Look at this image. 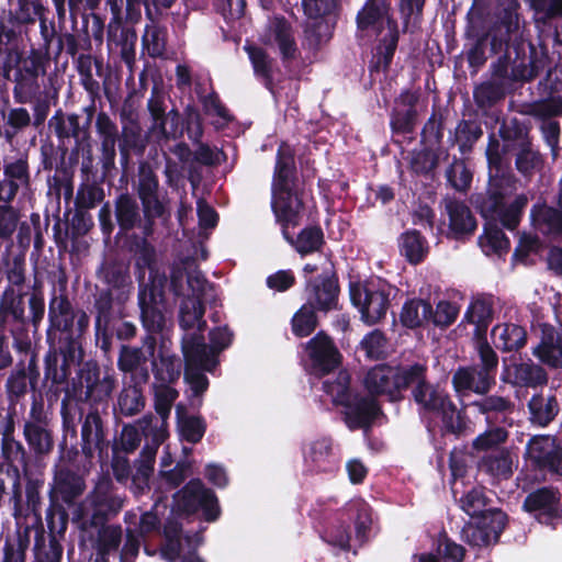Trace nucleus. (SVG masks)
Instances as JSON below:
<instances>
[{"instance_id": "obj_1", "label": "nucleus", "mask_w": 562, "mask_h": 562, "mask_svg": "<svg viewBox=\"0 0 562 562\" xmlns=\"http://www.w3.org/2000/svg\"><path fill=\"white\" fill-rule=\"evenodd\" d=\"M90 327L88 313L76 307L69 299L67 282L54 284L47 307L46 344L44 370L54 380L65 379L69 364L86 355L85 336Z\"/></svg>"}, {"instance_id": "obj_2", "label": "nucleus", "mask_w": 562, "mask_h": 562, "mask_svg": "<svg viewBox=\"0 0 562 562\" xmlns=\"http://www.w3.org/2000/svg\"><path fill=\"white\" fill-rule=\"evenodd\" d=\"M35 285L30 297L0 293V372L12 367L13 347L19 353L32 351L31 333L37 334L45 318V296Z\"/></svg>"}, {"instance_id": "obj_3", "label": "nucleus", "mask_w": 562, "mask_h": 562, "mask_svg": "<svg viewBox=\"0 0 562 562\" xmlns=\"http://www.w3.org/2000/svg\"><path fill=\"white\" fill-rule=\"evenodd\" d=\"M518 182L513 170L487 172L484 191L473 193L470 202L484 220L499 222L504 228L514 231L529 202L526 193H516Z\"/></svg>"}, {"instance_id": "obj_4", "label": "nucleus", "mask_w": 562, "mask_h": 562, "mask_svg": "<svg viewBox=\"0 0 562 562\" xmlns=\"http://www.w3.org/2000/svg\"><path fill=\"white\" fill-rule=\"evenodd\" d=\"M44 380L50 383L49 391L54 389L56 396L64 392L74 402L87 403L91 407L106 406L116 385L114 374L105 371L102 375L99 362L94 359L85 360V355L69 364L65 379L54 380L44 372Z\"/></svg>"}, {"instance_id": "obj_5", "label": "nucleus", "mask_w": 562, "mask_h": 562, "mask_svg": "<svg viewBox=\"0 0 562 562\" xmlns=\"http://www.w3.org/2000/svg\"><path fill=\"white\" fill-rule=\"evenodd\" d=\"M492 321L472 323L475 325L474 336L477 338V355L480 362L458 367L451 378L453 391L458 396L470 393L486 394L496 384L498 356L486 340V331Z\"/></svg>"}, {"instance_id": "obj_6", "label": "nucleus", "mask_w": 562, "mask_h": 562, "mask_svg": "<svg viewBox=\"0 0 562 562\" xmlns=\"http://www.w3.org/2000/svg\"><path fill=\"white\" fill-rule=\"evenodd\" d=\"M497 60L492 63L490 80L501 81L507 87L513 82H525L535 79L541 70V60L530 42L514 41L499 53Z\"/></svg>"}, {"instance_id": "obj_7", "label": "nucleus", "mask_w": 562, "mask_h": 562, "mask_svg": "<svg viewBox=\"0 0 562 562\" xmlns=\"http://www.w3.org/2000/svg\"><path fill=\"white\" fill-rule=\"evenodd\" d=\"M15 233L14 247L18 251L13 252L12 249L8 251L5 247L1 258L3 274L7 280V284L1 292L30 297L34 286L38 285L42 295L45 296L44 282L37 274L34 276L32 282L26 283V252L32 243L31 224L26 221H20Z\"/></svg>"}, {"instance_id": "obj_8", "label": "nucleus", "mask_w": 562, "mask_h": 562, "mask_svg": "<svg viewBox=\"0 0 562 562\" xmlns=\"http://www.w3.org/2000/svg\"><path fill=\"white\" fill-rule=\"evenodd\" d=\"M124 498L114 490L111 482L99 483L78 504L72 514V520L81 531L88 532L94 528L108 526L122 510Z\"/></svg>"}, {"instance_id": "obj_9", "label": "nucleus", "mask_w": 562, "mask_h": 562, "mask_svg": "<svg viewBox=\"0 0 562 562\" xmlns=\"http://www.w3.org/2000/svg\"><path fill=\"white\" fill-rule=\"evenodd\" d=\"M59 162L56 166V173L53 176L54 188L58 191L63 190L65 198H70L74 194V176L75 169L79 164L81 157L80 172L82 180L101 179L105 180L112 172L101 168L99 173L94 166L93 144H89L78 148V151L72 156V150L68 146H58Z\"/></svg>"}, {"instance_id": "obj_10", "label": "nucleus", "mask_w": 562, "mask_h": 562, "mask_svg": "<svg viewBox=\"0 0 562 562\" xmlns=\"http://www.w3.org/2000/svg\"><path fill=\"white\" fill-rule=\"evenodd\" d=\"M98 308H92L94 317V336L100 349L105 353L112 349L113 339L131 341L137 335V326L124 319V307L111 305V299L106 295L98 301Z\"/></svg>"}, {"instance_id": "obj_11", "label": "nucleus", "mask_w": 562, "mask_h": 562, "mask_svg": "<svg viewBox=\"0 0 562 562\" xmlns=\"http://www.w3.org/2000/svg\"><path fill=\"white\" fill-rule=\"evenodd\" d=\"M102 234L110 238L115 226L119 227V237L127 235L135 228L143 232L145 215L137 202V199L130 192L119 193L113 201V210L110 202H105L98 214Z\"/></svg>"}, {"instance_id": "obj_12", "label": "nucleus", "mask_w": 562, "mask_h": 562, "mask_svg": "<svg viewBox=\"0 0 562 562\" xmlns=\"http://www.w3.org/2000/svg\"><path fill=\"white\" fill-rule=\"evenodd\" d=\"M304 15L311 20L304 37L312 49H319L333 37L340 12L339 0H301Z\"/></svg>"}, {"instance_id": "obj_13", "label": "nucleus", "mask_w": 562, "mask_h": 562, "mask_svg": "<svg viewBox=\"0 0 562 562\" xmlns=\"http://www.w3.org/2000/svg\"><path fill=\"white\" fill-rule=\"evenodd\" d=\"M97 109L94 103L83 106L80 113H67L61 109L55 111L49 119L48 126L54 132L59 144L58 146H67L66 142L74 140L72 156L78 148L93 143L91 136V124L95 116Z\"/></svg>"}, {"instance_id": "obj_14", "label": "nucleus", "mask_w": 562, "mask_h": 562, "mask_svg": "<svg viewBox=\"0 0 562 562\" xmlns=\"http://www.w3.org/2000/svg\"><path fill=\"white\" fill-rule=\"evenodd\" d=\"M390 295V286L381 280L349 283L351 304L360 312L363 323L370 326L385 317L391 305Z\"/></svg>"}, {"instance_id": "obj_15", "label": "nucleus", "mask_w": 562, "mask_h": 562, "mask_svg": "<svg viewBox=\"0 0 562 562\" xmlns=\"http://www.w3.org/2000/svg\"><path fill=\"white\" fill-rule=\"evenodd\" d=\"M173 501L181 515L201 514V518L207 522H213L221 516L215 492L206 487L201 479H191L175 494Z\"/></svg>"}, {"instance_id": "obj_16", "label": "nucleus", "mask_w": 562, "mask_h": 562, "mask_svg": "<svg viewBox=\"0 0 562 562\" xmlns=\"http://www.w3.org/2000/svg\"><path fill=\"white\" fill-rule=\"evenodd\" d=\"M97 273L106 288L97 290L92 308H98V301L106 295L112 306L124 307L134 289L128 263L119 259L103 261Z\"/></svg>"}, {"instance_id": "obj_17", "label": "nucleus", "mask_w": 562, "mask_h": 562, "mask_svg": "<svg viewBox=\"0 0 562 562\" xmlns=\"http://www.w3.org/2000/svg\"><path fill=\"white\" fill-rule=\"evenodd\" d=\"M46 522L49 529V543L46 548L45 530L43 525L33 526L34 532V557L36 562H60L63 546L56 539L55 533H64L67 529L68 513L61 504H52L46 509Z\"/></svg>"}, {"instance_id": "obj_18", "label": "nucleus", "mask_w": 562, "mask_h": 562, "mask_svg": "<svg viewBox=\"0 0 562 562\" xmlns=\"http://www.w3.org/2000/svg\"><path fill=\"white\" fill-rule=\"evenodd\" d=\"M137 179L133 184L137 199L140 202L145 223L150 228L153 223L162 217L167 207L160 193L158 175L147 161H140L137 169Z\"/></svg>"}, {"instance_id": "obj_19", "label": "nucleus", "mask_w": 562, "mask_h": 562, "mask_svg": "<svg viewBox=\"0 0 562 562\" xmlns=\"http://www.w3.org/2000/svg\"><path fill=\"white\" fill-rule=\"evenodd\" d=\"M519 9L518 0H497L495 20L488 30L492 55H498L504 46L514 41H524L518 37Z\"/></svg>"}, {"instance_id": "obj_20", "label": "nucleus", "mask_w": 562, "mask_h": 562, "mask_svg": "<svg viewBox=\"0 0 562 562\" xmlns=\"http://www.w3.org/2000/svg\"><path fill=\"white\" fill-rule=\"evenodd\" d=\"M468 522L462 529V539L471 547H486L492 540L499 541L508 522V515L501 508L490 507L482 515Z\"/></svg>"}, {"instance_id": "obj_21", "label": "nucleus", "mask_w": 562, "mask_h": 562, "mask_svg": "<svg viewBox=\"0 0 562 562\" xmlns=\"http://www.w3.org/2000/svg\"><path fill=\"white\" fill-rule=\"evenodd\" d=\"M304 292L306 302L321 313L327 314L339 308V278L334 269L306 278Z\"/></svg>"}, {"instance_id": "obj_22", "label": "nucleus", "mask_w": 562, "mask_h": 562, "mask_svg": "<svg viewBox=\"0 0 562 562\" xmlns=\"http://www.w3.org/2000/svg\"><path fill=\"white\" fill-rule=\"evenodd\" d=\"M27 356V361L20 360L5 380V394L11 404L19 403L29 391L37 390L41 376L37 355L33 351Z\"/></svg>"}, {"instance_id": "obj_23", "label": "nucleus", "mask_w": 562, "mask_h": 562, "mask_svg": "<svg viewBox=\"0 0 562 562\" xmlns=\"http://www.w3.org/2000/svg\"><path fill=\"white\" fill-rule=\"evenodd\" d=\"M305 352L310 360L311 372L315 375L329 374L341 363V353L334 339L324 330L318 331L305 344Z\"/></svg>"}, {"instance_id": "obj_24", "label": "nucleus", "mask_w": 562, "mask_h": 562, "mask_svg": "<svg viewBox=\"0 0 562 562\" xmlns=\"http://www.w3.org/2000/svg\"><path fill=\"white\" fill-rule=\"evenodd\" d=\"M304 465L314 474H335L340 468V457L334 449L331 437L322 436L302 448Z\"/></svg>"}, {"instance_id": "obj_25", "label": "nucleus", "mask_w": 562, "mask_h": 562, "mask_svg": "<svg viewBox=\"0 0 562 562\" xmlns=\"http://www.w3.org/2000/svg\"><path fill=\"white\" fill-rule=\"evenodd\" d=\"M23 436L30 451L36 458L47 456L54 449L53 431L48 428L43 406L35 402L30 409V419L24 422Z\"/></svg>"}, {"instance_id": "obj_26", "label": "nucleus", "mask_w": 562, "mask_h": 562, "mask_svg": "<svg viewBox=\"0 0 562 562\" xmlns=\"http://www.w3.org/2000/svg\"><path fill=\"white\" fill-rule=\"evenodd\" d=\"M560 502L561 495L558 490L543 486L530 492L525 497L522 509L527 513H536V519L540 524L554 528L561 518Z\"/></svg>"}, {"instance_id": "obj_27", "label": "nucleus", "mask_w": 562, "mask_h": 562, "mask_svg": "<svg viewBox=\"0 0 562 562\" xmlns=\"http://www.w3.org/2000/svg\"><path fill=\"white\" fill-rule=\"evenodd\" d=\"M295 187H276L273 190L271 209L277 222L281 225V231L300 225L304 202Z\"/></svg>"}, {"instance_id": "obj_28", "label": "nucleus", "mask_w": 562, "mask_h": 562, "mask_svg": "<svg viewBox=\"0 0 562 562\" xmlns=\"http://www.w3.org/2000/svg\"><path fill=\"white\" fill-rule=\"evenodd\" d=\"M52 56L46 50L31 47L27 55H23L21 67L13 74L12 81L15 83L13 88V98L15 102L24 103L26 98L23 88L26 81H35L38 77L47 74L50 66Z\"/></svg>"}, {"instance_id": "obj_29", "label": "nucleus", "mask_w": 562, "mask_h": 562, "mask_svg": "<svg viewBox=\"0 0 562 562\" xmlns=\"http://www.w3.org/2000/svg\"><path fill=\"white\" fill-rule=\"evenodd\" d=\"M149 371L142 368L137 374L130 376L128 381H124L114 405V412L123 417H133L138 415L146 405L143 385L149 381Z\"/></svg>"}, {"instance_id": "obj_30", "label": "nucleus", "mask_w": 562, "mask_h": 562, "mask_svg": "<svg viewBox=\"0 0 562 562\" xmlns=\"http://www.w3.org/2000/svg\"><path fill=\"white\" fill-rule=\"evenodd\" d=\"M342 419L350 430L369 429L381 413L379 403L372 396L355 392L347 403L341 405Z\"/></svg>"}, {"instance_id": "obj_31", "label": "nucleus", "mask_w": 562, "mask_h": 562, "mask_svg": "<svg viewBox=\"0 0 562 562\" xmlns=\"http://www.w3.org/2000/svg\"><path fill=\"white\" fill-rule=\"evenodd\" d=\"M0 202H13L20 189L31 187V172L27 157L4 160L1 165Z\"/></svg>"}, {"instance_id": "obj_32", "label": "nucleus", "mask_w": 562, "mask_h": 562, "mask_svg": "<svg viewBox=\"0 0 562 562\" xmlns=\"http://www.w3.org/2000/svg\"><path fill=\"white\" fill-rule=\"evenodd\" d=\"M419 93L411 89L403 90L394 100L390 114V127L395 135L414 133L418 119L417 103Z\"/></svg>"}, {"instance_id": "obj_33", "label": "nucleus", "mask_w": 562, "mask_h": 562, "mask_svg": "<svg viewBox=\"0 0 562 562\" xmlns=\"http://www.w3.org/2000/svg\"><path fill=\"white\" fill-rule=\"evenodd\" d=\"M428 382V366L426 363L412 362L395 366V403L404 401L407 391L412 400Z\"/></svg>"}, {"instance_id": "obj_34", "label": "nucleus", "mask_w": 562, "mask_h": 562, "mask_svg": "<svg viewBox=\"0 0 562 562\" xmlns=\"http://www.w3.org/2000/svg\"><path fill=\"white\" fill-rule=\"evenodd\" d=\"M445 210L449 218L448 238L464 240L474 235L477 222L465 202L457 199H446Z\"/></svg>"}, {"instance_id": "obj_35", "label": "nucleus", "mask_w": 562, "mask_h": 562, "mask_svg": "<svg viewBox=\"0 0 562 562\" xmlns=\"http://www.w3.org/2000/svg\"><path fill=\"white\" fill-rule=\"evenodd\" d=\"M183 368H204L212 372L217 364L216 356L205 342L203 333H186L181 340Z\"/></svg>"}, {"instance_id": "obj_36", "label": "nucleus", "mask_w": 562, "mask_h": 562, "mask_svg": "<svg viewBox=\"0 0 562 562\" xmlns=\"http://www.w3.org/2000/svg\"><path fill=\"white\" fill-rule=\"evenodd\" d=\"M95 130L100 139V157L104 172L115 169L116 149L115 145L119 143V130L115 122L111 120L108 113L101 111L95 117Z\"/></svg>"}, {"instance_id": "obj_37", "label": "nucleus", "mask_w": 562, "mask_h": 562, "mask_svg": "<svg viewBox=\"0 0 562 562\" xmlns=\"http://www.w3.org/2000/svg\"><path fill=\"white\" fill-rule=\"evenodd\" d=\"M86 490V481L77 471L60 468L55 472L54 484L50 491V504H58L61 501L67 505H72Z\"/></svg>"}, {"instance_id": "obj_38", "label": "nucleus", "mask_w": 562, "mask_h": 562, "mask_svg": "<svg viewBox=\"0 0 562 562\" xmlns=\"http://www.w3.org/2000/svg\"><path fill=\"white\" fill-rule=\"evenodd\" d=\"M389 19H394L392 0H366L356 14L357 31L361 33L375 31L381 34L383 25L387 26Z\"/></svg>"}, {"instance_id": "obj_39", "label": "nucleus", "mask_w": 562, "mask_h": 562, "mask_svg": "<svg viewBox=\"0 0 562 562\" xmlns=\"http://www.w3.org/2000/svg\"><path fill=\"white\" fill-rule=\"evenodd\" d=\"M104 422L98 408L91 407L81 425V451L86 458H92L95 450L102 452L108 448Z\"/></svg>"}, {"instance_id": "obj_40", "label": "nucleus", "mask_w": 562, "mask_h": 562, "mask_svg": "<svg viewBox=\"0 0 562 562\" xmlns=\"http://www.w3.org/2000/svg\"><path fill=\"white\" fill-rule=\"evenodd\" d=\"M482 394L483 397L470 403L479 414L485 417L487 425H505L513 414L515 405L509 397L496 394Z\"/></svg>"}, {"instance_id": "obj_41", "label": "nucleus", "mask_w": 562, "mask_h": 562, "mask_svg": "<svg viewBox=\"0 0 562 562\" xmlns=\"http://www.w3.org/2000/svg\"><path fill=\"white\" fill-rule=\"evenodd\" d=\"M120 162L123 168H127L133 156L142 157L147 147V139L143 135L139 124L130 120L122 125L119 137Z\"/></svg>"}, {"instance_id": "obj_42", "label": "nucleus", "mask_w": 562, "mask_h": 562, "mask_svg": "<svg viewBox=\"0 0 562 562\" xmlns=\"http://www.w3.org/2000/svg\"><path fill=\"white\" fill-rule=\"evenodd\" d=\"M363 384L373 398L385 395L389 402L395 403V366L380 363L372 367L366 373Z\"/></svg>"}, {"instance_id": "obj_43", "label": "nucleus", "mask_w": 562, "mask_h": 562, "mask_svg": "<svg viewBox=\"0 0 562 562\" xmlns=\"http://www.w3.org/2000/svg\"><path fill=\"white\" fill-rule=\"evenodd\" d=\"M531 128L532 126L529 121L516 116L504 117L499 122L498 137L504 143V147L508 154H512L533 140Z\"/></svg>"}, {"instance_id": "obj_44", "label": "nucleus", "mask_w": 562, "mask_h": 562, "mask_svg": "<svg viewBox=\"0 0 562 562\" xmlns=\"http://www.w3.org/2000/svg\"><path fill=\"white\" fill-rule=\"evenodd\" d=\"M531 222L536 231L553 241H562V211L553 206L533 204Z\"/></svg>"}, {"instance_id": "obj_45", "label": "nucleus", "mask_w": 562, "mask_h": 562, "mask_svg": "<svg viewBox=\"0 0 562 562\" xmlns=\"http://www.w3.org/2000/svg\"><path fill=\"white\" fill-rule=\"evenodd\" d=\"M423 146V148L412 151L409 170L418 177L434 181L436 179L440 157L443 156V159H448L449 151L445 148H435L427 145Z\"/></svg>"}, {"instance_id": "obj_46", "label": "nucleus", "mask_w": 562, "mask_h": 562, "mask_svg": "<svg viewBox=\"0 0 562 562\" xmlns=\"http://www.w3.org/2000/svg\"><path fill=\"white\" fill-rule=\"evenodd\" d=\"M162 292L156 285L149 288L148 293L138 291V306L140 319L146 331H161L165 326V315L158 305V297Z\"/></svg>"}, {"instance_id": "obj_47", "label": "nucleus", "mask_w": 562, "mask_h": 562, "mask_svg": "<svg viewBox=\"0 0 562 562\" xmlns=\"http://www.w3.org/2000/svg\"><path fill=\"white\" fill-rule=\"evenodd\" d=\"M150 366L155 380L153 384L167 385H173L178 382L184 367L179 356L162 349L151 359Z\"/></svg>"}, {"instance_id": "obj_48", "label": "nucleus", "mask_w": 562, "mask_h": 562, "mask_svg": "<svg viewBox=\"0 0 562 562\" xmlns=\"http://www.w3.org/2000/svg\"><path fill=\"white\" fill-rule=\"evenodd\" d=\"M156 223L151 227L144 224L140 235L133 233L127 240V250L133 255L134 263L142 267H157V251L149 238L155 233Z\"/></svg>"}, {"instance_id": "obj_49", "label": "nucleus", "mask_w": 562, "mask_h": 562, "mask_svg": "<svg viewBox=\"0 0 562 562\" xmlns=\"http://www.w3.org/2000/svg\"><path fill=\"white\" fill-rule=\"evenodd\" d=\"M482 136L483 128L477 119H461L454 130L449 132L448 143L451 147L457 145L464 155L473 150Z\"/></svg>"}, {"instance_id": "obj_50", "label": "nucleus", "mask_w": 562, "mask_h": 562, "mask_svg": "<svg viewBox=\"0 0 562 562\" xmlns=\"http://www.w3.org/2000/svg\"><path fill=\"white\" fill-rule=\"evenodd\" d=\"M282 236L302 257L319 251L325 245L324 232L319 225L306 226L296 236L290 233V228L282 229Z\"/></svg>"}, {"instance_id": "obj_51", "label": "nucleus", "mask_w": 562, "mask_h": 562, "mask_svg": "<svg viewBox=\"0 0 562 562\" xmlns=\"http://www.w3.org/2000/svg\"><path fill=\"white\" fill-rule=\"evenodd\" d=\"M397 246L401 256L414 266L422 263L429 252L428 240L415 228L403 232L397 239Z\"/></svg>"}, {"instance_id": "obj_52", "label": "nucleus", "mask_w": 562, "mask_h": 562, "mask_svg": "<svg viewBox=\"0 0 562 562\" xmlns=\"http://www.w3.org/2000/svg\"><path fill=\"white\" fill-rule=\"evenodd\" d=\"M519 112L538 123L558 120L562 116V95L550 93L547 98L524 103Z\"/></svg>"}, {"instance_id": "obj_53", "label": "nucleus", "mask_w": 562, "mask_h": 562, "mask_svg": "<svg viewBox=\"0 0 562 562\" xmlns=\"http://www.w3.org/2000/svg\"><path fill=\"white\" fill-rule=\"evenodd\" d=\"M464 37L468 42L463 46V54L469 67L476 70L486 63L485 50L487 43H491L490 32H480L469 24L465 29Z\"/></svg>"}, {"instance_id": "obj_54", "label": "nucleus", "mask_w": 562, "mask_h": 562, "mask_svg": "<svg viewBox=\"0 0 562 562\" xmlns=\"http://www.w3.org/2000/svg\"><path fill=\"white\" fill-rule=\"evenodd\" d=\"M3 124H0V137L7 143L12 142L32 125V116L27 109L23 106H9L1 111Z\"/></svg>"}, {"instance_id": "obj_55", "label": "nucleus", "mask_w": 562, "mask_h": 562, "mask_svg": "<svg viewBox=\"0 0 562 562\" xmlns=\"http://www.w3.org/2000/svg\"><path fill=\"white\" fill-rule=\"evenodd\" d=\"M272 35L278 45L282 64L286 67L290 61L296 59L300 55L291 23L284 16L276 18L272 25Z\"/></svg>"}, {"instance_id": "obj_56", "label": "nucleus", "mask_w": 562, "mask_h": 562, "mask_svg": "<svg viewBox=\"0 0 562 562\" xmlns=\"http://www.w3.org/2000/svg\"><path fill=\"white\" fill-rule=\"evenodd\" d=\"M273 178L278 188L296 186L295 151L286 143L278 147Z\"/></svg>"}, {"instance_id": "obj_57", "label": "nucleus", "mask_w": 562, "mask_h": 562, "mask_svg": "<svg viewBox=\"0 0 562 562\" xmlns=\"http://www.w3.org/2000/svg\"><path fill=\"white\" fill-rule=\"evenodd\" d=\"M204 314V302L196 296H187L180 305L179 325L187 333H203L206 327Z\"/></svg>"}, {"instance_id": "obj_58", "label": "nucleus", "mask_w": 562, "mask_h": 562, "mask_svg": "<svg viewBox=\"0 0 562 562\" xmlns=\"http://www.w3.org/2000/svg\"><path fill=\"white\" fill-rule=\"evenodd\" d=\"M245 52L248 54L255 76L261 80L262 85L270 92L274 90L273 65L274 59L270 57L267 50L254 44H246Z\"/></svg>"}, {"instance_id": "obj_59", "label": "nucleus", "mask_w": 562, "mask_h": 562, "mask_svg": "<svg viewBox=\"0 0 562 562\" xmlns=\"http://www.w3.org/2000/svg\"><path fill=\"white\" fill-rule=\"evenodd\" d=\"M449 111L441 106H432L429 117L423 125L420 132V144L435 148H442L446 131V123Z\"/></svg>"}, {"instance_id": "obj_60", "label": "nucleus", "mask_w": 562, "mask_h": 562, "mask_svg": "<svg viewBox=\"0 0 562 562\" xmlns=\"http://www.w3.org/2000/svg\"><path fill=\"white\" fill-rule=\"evenodd\" d=\"M496 347L503 351H518L527 344V330L525 327L505 323L496 325L492 330Z\"/></svg>"}, {"instance_id": "obj_61", "label": "nucleus", "mask_w": 562, "mask_h": 562, "mask_svg": "<svg viewBox=\"0 0 562 562\" xmlns=\"http://www.w3.org/2000/svg\"><path fill=\"white\" fill-rule=\"evenodd\" d=\"M450 395L445 390L430 381L412 398L418 406L419 414H437L445 408V405L450 407Z\"/></svg>"}, {"instance_id": "obj_62", "label": "nucleus", "mask_w": 562, "mask_h": 562, "mask_svg": "<svg viewBox=\"0 0 562 562\" xmlns=\"http://www.w3.org/2000/svg\"><path fill=\"white\" fill-rule=\"evenodd\" d=\"M33 526H18L13 537H7L1 562H26V551L31 544Z\"/></svg>"}, {"instance_id": "obj_63", "label": "nucleus", "mask_w": 562, "mask_h": 562, "mask_svg": "<svg viewBox=\"0 0 562 562\" xmlns=\"http://www.w3.org/2000/svg\"><path fill=\"white\" fill-rule=\"evenodd\" d=\"M508 157H514L517 172L526 179H530L544 164L543 156L533 140L513 151Z\"/></svg>"}, {"instance_id": "obj_64", "label": "nucleus", "mask_w": 562, "mask_h": 562, "mask_svg": "<svg viewBox=\"0 0 562 562\" xmlns=\"http://www.w3.org/2000/svg\"><path fill=\"white\" fill-rule=\"evenodd\" d=\"M509 90V87L497 80H485L477 85L473 90V100L475 105L487 111L502 102Z\"/></svg>"}]
</instances>
